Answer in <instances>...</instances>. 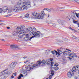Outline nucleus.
Here are the masks:
<instances>
[{
  "instance_id": "39448f33",
  "label": "nucleus",
  "mask_w": 79,
  "mask_h": 79,
  "mask_svg": "<svg viewBox=\"0 0 79 79\" xmlns=\"http://www.w3.org/2000/svg\"><path fill=\"white\" fill-rule=\"evenodd\" d=\"M41 64V62L40 61H38L36 62L35 64L32 65V67L33 68H36L37 66H40Z\"/></svg>"
},
{
  "instance_id": "c03bdc74",
  "label": "nucleus",
  "mask_w": 79,
  "mask_h": 79,
  "mask_svg": "<svg viewBox=\"0 0 79 79\" xmlns=\"http://www.w3.org/2000/svg\"><path fill=\"white\" fill-rule=\"evenodd\" d=\"M52 26L53 27H55L56 26V24L55 23H54L52 25Z\"/></svg>"
},
{
  "instance_id": "bf43d9fd",
  "label": "nucleus",
  "mask_w": 79,
  "mask_h": 79,
  "mask_svg": "<svg viewBox=\"0 0 79 79\" xmlns=\"http://www.w3.org/2000/svg\"><path fill=\"white\" fill-rule=\"evenodd\" d=\"M26 37H29V35H28V34H26Z\"/></svg>"
},
{
  "instance_id": "cd10ccee",
  "label": "nucleus",
  "mask_w": 79,
  "mask_h": 79,
  "mask_svg": "<svg viewBox=\"0 0 79 79\" xmlns=\"http://www.w3.org/2000/svg\"><path fill=\"white\" fill-rule=\"evenodd\" d=\"M57 22L59 24H61V23H63V20H60V19H58L57 20Z\"/></svg>"
},
{
  "instance_id": "7ed1b4c3",
  "label": "nucleus",
  "mask_w": 79,
  "mask_h": 79,
  "mask_svg": "<svg viewBox=\"0 0 79 79\" xmlns=\"http://www.w3.org/2000/svg\"><path fill=\"white\" fill-rule=\"evenodd\" d=\"M31 33L32 34H33V35L34 36H35L37 34L38 36H39V34H40V32L37 31V32H36V29L35 28H34L32 29V31L31 32Z\"/></svg>"
},
{
  "instance_id": "1a4fd4ad",
  "label": "nucleus",
  "mask_w": 79,
  "mask_h": 79,
  "mask_svg": "<svg viewBox=\"0 0 79 79\" xmlns=\"http://www.w3.org/2000/svg\"><path fill=\"white\" fill-rule=\"evenodd\" d=\"M25 29V26L23 25L21 27H18L17 28V31H18L19 32H20L21 31L24 30Z\"/></svg>"
},
{
  "instance_id": "79ce46f5",
  "label": "nucleus",
  "mask_w": 79,
  "mask_h": 79,
  "mask_svg": "<svg viewBox=\"0 0 79 79\" xmlns=\"http://www.w3.org/2000/svg\"><path fill=\"white\" fill-rule=\"evenodd\" d=\"M2 11H3V10H2V9L0 8V13H1Z\"/></svg>"
},
{
  "instance_id": "423d86ee",
  "label": "nucleus",
  "mask_w": 79,
  "mask_h": 79,
  "mask_svg": "<svg viewBox=\"0 0 79 79\" xmlns=\"http://www.w3.org/2000/svg\"><path fill=\"white\" fill-rule=\"evenodd\" d=\"M23 5H24L25 6H26L27 8V7L28 8H30L31 6V2L29 1H28L27 2H23Z\"/></svg>"
},
{
  "instance_id": "ddd939ff",
  "label": "nucleus",
  "mask_w": 79,
  "mask_h": 79,
  "mask_svg": "<svg viewBox=\"0 0 79 79\" xmlns=\"http://www.w3.org/2000/svg\"><path fill=\"white\" fill-rule=\"evenodd\" d=\"M63 53L64 55H69L70 53V52L68 51H65L64 52H63Z\"/></svg>"
},
{
  "instance_id": "8fccbe9b",
  "label": "nucleus",
  "mask_w": 79,
  "mask_h": 79,
  "mask_svg": "<svg viewBox=\"0 0 79 79\" xmlns=\"http://www.w3.org/2000/svg\"><path fill=\"white\" fill-rule=\"evenodd\" d=\"M50 60L51 61H52L53 60V59H50Z\"/></svg>"
},
{
  "instance_id": "09e8293b",
  "label": "nucleus",
  "mask_w": 79,
  "mask_h": 79,
  "mask_svg": "<svg viewBox=\"0 0 79 79\" xmlns=\"http://www.w3.org/2000/svg\"><path fill=\"white\" fill-rule=\"evenodd\" d=\"M66 18L67 19H69V20H70V19L69 18V17H67Z\"/></svg>"
},
{
  "instance_id": "774afa93",
  "label": "nucleus",
  "mask_w": 79,
  "mask_h": 79,
  "mask_svg": "<svg viewBox=\"0 0 79 79\" xmlns=\"http://www.w3.org/2000/svg\"><path fill=\"white\" fill-rule=\"evenodd\" d=\"M77 16H78V17H79V13L77 14Z\"/></svg>"
},
{
  "instance_id": "e433bc0d",
  "label": "nucleus",
  "mask_w": 79,
  "mask_h": 79,
  "mask_svg": "<svg viewBox=\"0 0 79 79\" xmlns=\"http://www.w3.org/2000/svg\"><path fill=\"white\" fill-rule=\"evenodd\" d=\"M76 67V69L77 70V71H79V66H77Z\"/></svg>"
},
{
  "instance_id": "20e7f679",
  "label": "nucleus",
  "mask_w": 79,
  "mask_h": 79,
  "mask_svg": "<svg viewBox=\"0 0 79 79\" xmlns=\"http://www.w3.org/2000/svg\"><path fill=\"white\" fill-rule=\"evenodd\" d=\"M77 56L76 55V53L73 52L71 53V54L69 55V57H68L69 59L70 60H72V58H74V57H77Z\"/></svg>"
},
{
  "instance_id": "e2e57ef3",
  "label": "nucleus",
  "mask_w": 79,
  "mask_h": 79,
  "mask_svg": "<svg viewBox=\"0 0 79 79\" xmlns=\"http://www.w3.org/2000/svg\"><path fill=\"white\" fill-rule=\"evenodd\" d=\"M6 28H7V29H10V27H7Z\"/></svg>"
},
{
  "instance_id": "f257e3e1",
  "label": "nucleus",
  "mask_w": 79,
  "mask_h": 79,
  "mask_svg": "<svg viewBox=\"0 0 79 79\" xmlns=\"http://www.w3.org/2000/svg\"><path fill=\"white\" fill-rule=\"evenodd\" d=\"M27 8V7L23 5L21 7H18L17 6H15L14 7L13 10L15 12H18V11H21V10H26Z\"/></svg>"
},
{
  "instance_id": "f3484780",
  "label": "nucleus",
  "mask_w": 79,
  "mask_h": 79,
  "mask_svg": "<svg viewBox=\"0 0 79 79\" xmlns=\"http://www.w3.org/2000/svg\"><path fill=\"white\" fill-rule=\"evenodd\" d=\"M10 48H19L18 47V46L16 45H11L10 46Z\"/></svg>"
},
{
  "instance_id": "b1692460",
  "label": "nucleus",
  "mask_w": 79,
  "mask_h": 79,
  "mask_svg": "<svg viewBox=\"0 0 79 79\" xmlns=\"http://www.w3.org/2000/svg\"><path fill=\"white\" fill-rule=\"evenodd\" d=\"M73 23L75 24H77V25L78 27H79V23L77 22V21L74 20L73 21Z\"/></svg>"
},
{
  "instance_id": "5fc2aeb1",
  "label": "nucleus",
  "mask_w": 79,
  "mask_h": 79,
  "mask_svg": "<svg viewBox=\"0 0 79 79\" xmlns=\"http://www.w3.org/2000/svg\"><path fill=\"white\" fill-rule=\"evenodd\" d=\"M53 64H54L52 62L51 63V66H53Z\"/></svg>"
},
{
  "instance_id": "3c124183",
  "label": "nucleus",
  "mask_w": 79,
  "mask_h": 79,
  "mask_svg": "<svg viewBox=\"0 0 79 79\" xmlns=\"http://www.w3.org/2000/svg\"><path fill=\"white\" fill-rule=\"evenodd\" d=\"M47 9H48V8H45L43 9V10H47Z\"/></svg>"
},
{
  "instance_id": "de8ad7c7",
  "label": "nucleus",
  "mask_w": 79,
  "mask_h": 79,
  "mask_svg": "<svg viewBox=\"0 0 79 79\" xmlns=\"http://www.w3.org/2000/svg\"><path fill=\"white\" fill-rule=\"evenodd\" d=\"M50 9H51V11H54V9L53 8H51Z\"/></svg>"
},
{
  "instance_id": "4468645a",
  "label": "nucleus",
  "mask_w": 79,
  "mask_h": 79,
  "mask_svg": "<svg viewBox=\"0 0 79 79\" xmlns=\"http://www.w3.org/2000/svg\"><path fill=\"white\" fill-rule=\"evenodd\" d=\"M32 15L33 16H37V15H39V14L37 12H33L32 13Z\"/></svg>"
},
{
  "instance_id": "603ef678",
  "label": "nucleus",
  "mask_w": 79,
  "mask_h": 79,
  "mask_svg": "<svg viewBox=\"0 0 79 79\" xmlns=\"http://www.w3.org/2000/svg\"><path fill=\"white\" fill-rule=\"evenodd\" d=\"M59 42H62V41L60 40H59Z\"/></svg>"
},
{
  "instance_id": "412c9836",
  "label": "nucleus",
  "mask_w": 79,
  "mask_h": 79,
  "mask_svg": "<svg viewBox=\"0 0 79 79\" xmlns=\"http://www.w3.org/2000/svg\"><path fill=\"white\" fill-rule=\"evenodd\" d=\"M39 36L37 35V34H36V35L35 36V37H39L40 36L41 37H43V34H41L40 33V32L39 34H38Z\"/></svg>"
},
{
  "instance_id": "c756f323",
  "label": "nucleus",
  "mask_w": 79,
  "mask_h": 79,
  "mask_svg": "<svg viewBox=\"0 0 79 79\" xmlns=\"http://www.w3.org/2000/svg\"><path fill=\"white\" fill-rule=\"evenodd\" d=\"M33 69V68L32 67H30V68H27V70L28 71H29L31 70V69Z\"/></svg>"
},
{
  "instance_id": "72a5a7b5",
  "label": "nucleus",
  "mask_w": 79,
  "mask_h": 79,
  "mask_svg": "<svg viewBox=\"0 0 79 79\" xmlns=\"http://www.w3.org/2000/svg\"><path fill=\"white\" fill-rule=\"evenodd\" d=\"M56 51L55 50L52 51L51 52V53H52V54H53V55H55V53H56Z\"/></svg>"
},
{
  "instance_id": "69168bd1",
  "label": "nucleus",
  "mask_w": 79,
  "mask_h": 79,
  "mask_svg": "<svg viewBox=\"0 0 79 79\" xmlns=\"http://www.w3.org/2000/svg\"><path fill=\"white\" fill-rule=\"evenodd\" d=\"M11 77V78H14V76H13V75H12Z\"/></svg>"
},
{
  "instance_id": "f03ea898",
  "label": "nucleus",
  "mask_w": 79,
  "mask_h": 79,
  "mask_svg": "<svg viewBox=\"0 0 79 79\" xmlns=\"http://www.w3.org/2000/svg\"><path fill=\"white\" fill-rule=\"evenodd\" d=\"M25 31H24L23 32L22 31H20L19 32L17 31H14V34H15L14 35H15V34H19L20 33L19 35V38H22L23 36L25 35Z\"/></svg>"
},
{
  "instance_id": "58836bf2",
  "label": "nucleus",
  "mask_w": 79,
  "mask_h": 79,
  "mask_svg": "<svg viewBox=\"0 0 79 79\" xmlns=\"http://www.w3.org/2000/svg\"><path fill=\"white\" fill-rule=\"evenodd\" d=\"M34 37H35V36H32L31 37H30V39L29 38V40H31V39H32V38H34Z\"/></svg>"
},
{
  "instance_id": "9b49d317",
  "label": "nucleus",
  "mask_w": 79,
  "mask_h": 79,
  "mask_svg": "<svg viewBox=\"0 0 79 79\" xmlns=\"http://www.w3.org/2000/svg\"><path fill=\"white\" fill-rule=\"evenodd\" d=\"M17 64V62H13L11 63L10 64V67L11 68H14Z\"/></svg>"
},
{
  "instance_id": "bb28decb",
  "label": "nucleus",
  "mask_w": 79,
  "mask_h": 79,
  "mask_svg": "<svg viewBox=\"0 0 79 79\" xmlns=\"http://www.w3.org/2000/svg\"><path fill=\"white\" fill-rule=\"evenodd\" d=\"M28 31L29 32H30V33H31V32H32V27H28Z\"/></svg>"
},
{
  "instance_id": "a19ab883",
  "label": "nucleus",
  "mask_w": 79,
  "mask_h": 79,
  "mask_svg": "<svg viewBox=\"0 0 79 79\" xmlns=\"http://www.w3.org/2000/svg\"><path fill=\"white\" fill-rule=\"evenodd\" d=\"M47 11H48L49 12H50V11H51V10L50 9H49L48 8L47 9Z\"/></svg>"
},
{
  "instance_id": "052dcab7",
  "label": "nucleus",
  "mask_w": 79,
  "mask_h": 79,
  "mask_svg": "<svg viewBox=\"0 0 79 79\" xmlns=\"http://www.w3.org/2000/svg\"><path fill=\"white\" fill-rule=\"evenodd\" d=\"M72 31H74V32H76V30L74 29H72Z\"/></svg>"
},
{
  "instance_id": "5701e85b",
  "label": "nucleus",
  "mask_w": 79,
  "mask_h": 79,
  "mask_svg": "<svg viewBox=\"0 0 79 79\" xmlns=\"http://www.w3.org/2000/svg\"><path fill=\"white\" fill-rule=\"evenodd\" d=\"M48 59L46 60V64H50L51 62L50 61H48Z\"/></svg>"
},
{
  "instance_id": "aec40b11",
  "label": "nucleus",
  "mask_w": 79,
  "mask_h": 79,
  "mask_svg": "<svg viewBox=\"0 0 79 79\" xmlns=\"http://www.w3.org/2000/svg\"><path fill=\"white\" fill-rule=\"evenodd\" d=\"M24 32H25V34H26V32H28L29 31V30L28 28H26L25 29H24V30H22Z\"/></svg>"
},
{
  "instance_id": "37998d69",
  "label": "nucleus",
  "mask_w": 79,
  "mask_h": 79,
  "mask_svg": "<svg viewBox=\"0 0 79 79\" xmlns=\"http://www.w3.org/2000/svg\"><path fill=\"white\" fill-rule=\"evenodd\" d=\"M52 75H50L49 76V77H48V78L50 79L52 78Z\"/></svg>"
},
{
  "instance_id": "c85d7f7f",
  "label": "nucleus",
  "mask_w": 79,
  "mask_h": 79,
  "mask_svg": "<svg viewBox=\"0 0 79 79\" xmlns=\"http://www.w3.org/2000/svg\"><path fill=\"white\" fill-rule=\"evenodd\" d=\"M41 63H43L44 64H46V60H43L41 61Z\"/></svg>"
},
{
  "instance_id": "4be33fe9",
  "label": "nucleus",
  "mask_w": 79,
  "mask_h": 79,
  "mask_svg": "<svg viewBox=\"0 0 79 79\" xmlns=\"http://www.w3.org/2000/svg\"><path fill=\"white\" fill-rule=\"evenodd\" d=\"M39 15H38L36 17H37V19H40V18H43L42 16L40 15V13H38Z\"/></svg>"
},
{
  "instance_id": "864d4df0",
  "label": "nucleus",
  "mask_w": 79,
  "mask_h": 79,
  "mask_svg": "<svg viewBox=\"0 0 79 79\" xmlns=\"http://www.w3.org/2000/svg\"><path fill=\"white\" fill-rule=\"evenodd\" d=\"M14 76H16V73H14Z\"/></svg>"
},
{
  "instance_id": "2f4dec72",
  "label": "nucleus",
  "mask_w": 79,
  "mask_h": 79,
  "mask_svg": "<svg viewBox=\"0 0 79 79\" xmlns=\"http://www.w3.org/2000/svg\"><path fill=\"white\" fill-rule=\"evenodd\" d=\"M53 68L55 69V71H57V70H58V69H59V68H58V67L57 66H56L55 68L53 67Z\"/></svg>"
},
{
  "instance_id": "0eeeda50",
  "label": "nucleus",
  "mask_w": 79,
  "mask_h": 79,
  "mask_svg": "<svg viewBox=\"0 0 79 79\" xmlns=\"http://www.w3.org/2000/svg\"><path fill=\"white\" fill-rule=\"evenodd\" d=\"M11 74V72L10 71H8L6 73H4V75L5 76H4V78L2 77L1 78V79H6V77H8V75H10Z\"/></svg>"
},
{
  "instance_id": "a18cd8bd",
  "label": "nucleus",
  "mask_w": 79,
  "mask_h": 79,
  "mask_svg": "<svg viewBox=\"0 0 79 79\" xmlns=\"http://www.w3.org/2000/svg\"><path fill=\"white\" fill-rule=\"evenodd\" d=\"M27 58V56H25L24 57H23V58L24 59H26Z\"/></svg>"
},
{
  "instance_id": "a878e982",
  "label": "nucleus",
  "mask_w": 79,
  "mask_h": 79,
  "mask_svg": "<svg viewBox=\"0 0 79 79\" xmlns=\"http://www.w3.org/2000/svg\"><path fill=\"white\" fill-rule=\"evenodd\" d=\"M66 51V49L64 48H63L61 50H60V52H61V54L62 53H63L64 52H65Z\"/></svg>"
},
{
  "instance_id": "473e14b6",
  "label": "nucleus",
  "mask_w": 79,
  "mask_h": 79,
  "mask_svg": "<svg viewBox=\"0 0 79 79\" xmlns=\"http://www.w3.org/2000/svg\"><path fill=\"white\" fill-rule=\"evenodd\" d=\"M53 72H54V71L52 70H51V74H52V76H53V75H54V73H53Z\"/></svg>"
},
{
  "instance_id": "680f3d73",
  "label": "nucleus",
  "mask_w": 79,
  "mask_h": 79,
  "mask_svg": "<svg viewBox=\"0 0 79 79\" xmlns=\"http://www.w3.org/2000/svg\"><path fill=\"white\" fill-rule=\"evenodd\" d=\"M75 2H79V1L77 0H74Z\"/></svg>"
},
{
  "instance_id": "7c9ffc66",
  "label": "nucleus",
  "mask_w": 79,
  "mask_h": 79,
  "mask_svg": "<svg viewBox=\"0 0 79 79\" xmlns=\"http://www.w3.org/2000/svg\"><path fill=\"white\" fill-rule=\"evenodd\" d=\"M5 73V72H2L1 73H0V76H2L3 75V76H5V75H4V74H3V73Z\"/></svg>"
},
{
  "instance_id": "338daca9",
  "label": "nucleus",
  "mask_w": 79,
  "mask_h": 79,
  "mask_svg": "<svg viewBox=\"0 0 79 79\" xmlns=\"http://www.w3.org/2000/svg\"><path fill=\"white\" fill-rule=\"evenodd\" d=\"M66 50H68V51H70V50L68 49H66Z\"/></svg>"
},
{
  "instance_id": "a211bd4d",
  "label": "nucleus",
  "mask_w": 79,
  "mask_h": 79,
  "mask_svg": "<svg viewBox=\"0 0 79 79\" xmlns=\"http://www.w3.org/2000/svg\"><path fill=\"white\" fill-rule=\"evenodd\" d=\"M3 11L4 12H6V11L8 10V9L7 8V6H4L3 8Z\"/></svg>"
},
{
  "instance_id": "13d9d810",
  "label": "nucleus",
  "mask_w": 79,
  "mask_h": 79,
  "mask_svg": "<svg viewBox=\"0 0 79 79\" xmlns=\"http://www.w3.org/2000/svg\"><path fill=\"white\" fill-rule=\"evenodd\" d=\"M20 76L21 77H23V75L22 74H21Z\"/></svg>"
},
{
  "instance_id": "2eb2a0df",
  "label": "nucleus",
  "mask_w": 79,
  "mask_h": 79,
  "mask_svg": "<svg viewBox=\"0 0 79 79\" xmlns=\"http://www.w3.org/2000/svg\"><path fill=\"white\" fill-rule=\"evenodd\" d=\"M17 5L18 6L20 7V6H21L22 5L23 6V3L21 2H18L17 3Z\"/></svg>"
},
{
  "instance_id": "6e6d98bb",
  "label": "nucleus",
  "mask_w": 79,
  "mask_h": 79,
  "mask_svg": "<svg viewBox=\"0 0 79 79\" xmlns=\"http://www.w3.org/2000/svg\"><path fill=\"white\" fill-rule=\"evenodd\" d=\"M74 79H78V77H74Z\"/></svg>"
},
{
  "instance_id": "4d7b16f0",
  "label": "nucleus",
  "mask_w": 79,
  "mask_h": 79,
  "mask_svg": "<svg viewBox=\"0 0 79 79\" xmlns=\"http://www.w3.org/2000/svg\"><path fill=\"white\" fill-rule=\"evenodd\" d=\"M27 62H28V60H27L25 61L24 63H27Z\"/></svg>"
},
{
  "instance_id": "9d476101",
  "label": "nucleus",
  "mask_w": 79,
  "mask_h": 79,
  "mask_svg": "<svg viewBox=\"0 0 79 79\" xmlns=\"http://www.w3.org/2000/svg\"><path fill=\"white\" fill-rule=\"evenodd\" d=\"M68 77L69 78H71L72 76H73L74 75V73L73 72V71L71 72H69L67 73Z\"/></svg>"
},
{
  "instance_id": "f8f14e48",
  "label": "nucleus",
  "mask_w": 79,
  "mask_h": 79,
  "mask_svg": "<svg viewBox=\"0 0 79 79\" xmlns=\"http://www.w3.org/2000/svg\"><path fill=\"white\" fill-rule=\"evenodd\" d=\"M57 51L58 52H57ZM57 51H56V55H60V54H61V52L60 49H58L57 50Z\"/></svg>"
},
{
  "instance_id": "4c0bfd02",
  "label": "nucleus",
  "mask_w": 79,
  "mask_h": 79,
  "mask_svg": "<svg viewBox=\"0 0 79 79\" xmlns=\"http://www.w3.org/2000/svg\"><path fill=\"white\" fill-rule=\"evenodd\" d=\"M64 7H58V9L59 10H61V9H64Z\"/></svg>"
},
{
  "instance_id": "c9c22d12",
  "label": "nucleus",
  "mask_w": 79,
  "mask_h": 79,
  "mask_svg": "<svg viewBox=\"0 0 79 79\" xmlns=\"http://www.w3.org/2000/svg\"><path fill=\"white\" fill-rule=\"evenodd\" d=\"M71 38H72V39H76V37L75 36L73 35L72 36H71Z\"/></svg>"
},
{
  "instance_id": "393cba45",
  "label": "nucleus",
  "mask_w": 79,
  "mask_h": 79,
  "mask_svg": "<svg viewBox=\"0 0 79 79\" xmlns=\"http://www.w3.org/2000/svg\"><path fill=\"white\" fill-rule=\"evenodd\" d=\"M41 16L43 18V16H45V13H44V11H43L41 12Z\"/></svg>"
},
{
  "instance_id": "f704fd0d",
  "label": "nucleus",
  "mask_w": 79,
  "mask_h": 79,
  "mask_svg": "<svg viewBox=\"0 0 79 79\" xmlns=\"http://www.w3.org/2000/svg\"><path fill=\"white\" fill-rule=\"evenodd\" d=\"M29 15V14H27L26 15H25V18H28Z\"/></svg>"
},
{
  "instance_id": "49530a36",
  "label": "nucleus",
  "mask_w": 79,
  "mask_h": 79,
  "mask_svg": "<svg viewBox=\"0 0 79 79\" xmlns=\"http://www.w3.org/2000/svg\"><path fill=\"white\" fill-rule=\"evenodd\" d=\"M8 11L9 13H11V12H12V11L11 10H10V9H9Z\"/></svg>"
},
{
  "instance_id": "0e129e2a",
  "label": "nucleus",
  "mask_w": 79,
  "mask_h": 79,
  "mask_svg": "<svg viewBox=\"0 0 79 79\" xmlns=\"http://www.w3.org/2000/svg\"><path fill=\"white\" fill-rule=\"evenodd\" d=\"M4 25H5V24L4 23H1V25L2 26H4Z\"/></svg>"
},
{
  "instance_id": "ea45409f",
  "label": "nucleus",
  "mask_w": 79,
  "mask_h": 79,
  "mask_svg": "<svg viewBox=\"0 0 79 79\" xmlns=\"http://www.w3.org/2000/svg\"><path fill=\"white\" fill-rule=\"evenodd\" d=\"M54 66H57V67L58 66V64H54Z\"/></svg>"
},
{
  "instance_id": "6e6552de",
  "label": "nucleus",
  "mask_w": 79,
  "mask_h": 79,
  "mask_svg": "<svg viewBox=\"0 0 79 79\" xmlns=\"http://www.w3.org/2000/svg\"><path fill=\"white\" fill-rule=\"evenodd\" d=\"M76 15L77 17L78 18V15H77V14L76 12V11H75L73 12L71 15V18H72V19H74V18H76Z\"/></svg>"
},
{
  "instance_id": "6ab92c4d",
  "label": "nucleus",
  "mask_w": 79,
  "mask_h": 79,
  "mask_svg": "<svg viewBox=\"0 0 79 79\" xmlns=\"http://www.w3.org/2000/svg\"><path fill=\"white\" fill-rule=\"evenodd\" d=\"M29 38L30 37L29 36L25 37L24 38L23 40H24L25 41H27L29 40Z\"/></svg>"
},
{
  "instance_id": "dca6fc26",
  "label": "nucleus",
  "mask_w": 79,
  "mask_h": 79,
  "mask_svg": "<svg viewBox=\"0 0 79 79\" xmlns=\"http://www.w3.org/2000/svg\"><path fill=\"white\" fill-rule=\"evenodd\" d=\"M76 66H74L73 68H72V70L71 71V72H73V73L74 72H76Z\"/></svg>"
}]
</instances>
